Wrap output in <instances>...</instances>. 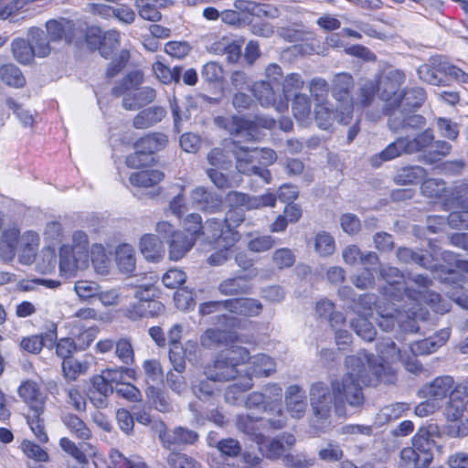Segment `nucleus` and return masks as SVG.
Returning a JSON list of instances; mask_svg holds the SVG:
<instances>
[{"instance_id": "nucleus-1", "label": "nucleus", "mask_w": 468, "mask_h": 468, "mask_svg": "<svg viewBox=\"0 0 468 468\" xmlns=\"http://www.w3.org/2000/svg\"><path fill=\"white\" fill-rule=\"evenodd\" d=\"M379 358L374 357L365 351L356 356L346 357V374L340 379L331 382V389L323 382L314 383L310 388L309 397L311 410L317 422L318 430L329 426L333 409L338 417L346 416V405L351 408H361L365 403V396L361 384L371 385L373 380L368 375L371 372L377 380L393 383L395 372L391 363L402 359L400 350L390 339H383L377 344Z\"/></svg>"}, {"instance_id": "nucleus-2", "label": "nucleus", "mask_w": 468, "mask_h": 468, "mask_svg": "<svg viewBox=\"0 0 468 468\" xmlns=\"http://www.w3.org/2000/svg\"><path fill=\"white\" fill-rule=\"evenodd\" d=\"M361 304L368 305V310L372 311L373 306L377 310V314L379 319L374 317V320L378 321V326L383 331H389L397 323L401 330L405 332H417L419 326L417 325L418 320L425 318V313L411 312L410 308H408L406 304L399 305L395 303H391L388 307L381 306L378 303L377 297L374 294H364L360 296Z\"/></svg>"}, {"instance_id": "nucleus-3", "label": "nucleus", "mask_w": 468, "mask_h": 468, "mask_svg": "<svg viewBox=\"0 0 468 468\" xmlns=\"http://www.w3.org/2000/svg\"><path fill=\"white\" fill-rule=\"evenodd\" d=\"M250 359L247 348L232 345L218 354L211 364L207 365L204 373L211 381H230L244 376V367Z\"/></svg>"}, {"instance_id": "nucleus-4", "label": "nucleus", "mask_w": 468, "mask_h": 468, "mask_svg": "<svg viewBox=\"0 0 468 468\" xmlns=\"http://www.w3.org/2000/svg\"><path fill=\"white\" fill-rule=\"evenodd\" d=\"M296 439L292 433L283 432L273 438L260 437L258 447L261 454L270 460L281 459L287 467L307 468L313 465L303 454L293 455L290 452L295 445Z\"/></svg>"}, {"instance_id": "nucleus-5", "label": "nucleus", "mask_w": 468, "mask_h": 468, "mask_svg": "<svg viewBox=\"0 0 468 468\" xmlns=\"http://www.w3.org/2000/svg\"><path fill=\"white\" fill-rule=\"evenodd\" d=\"M236 158V166L239 173L248 176H257L264 183H270L271 173L266 166L276 160V153L270 148L249 149L237 146L233 150Z\"/></svg>"}, {"instance_id": "nucleus-6", "label": "nucleus", "mask_w": 468, "mask_h": 468, "mask_svg": "<svg viewBox=\"0 0 468 468\" xmlns=\"http://www.w3.org/2000/svg\"><path fill=\"white\" fill-rule=\"evenodd\" d=\"M276 199V196L271 193H266L261 196H250L242 192L230 191L226 196V202L229 209L222 219L231 228L232 225L238 227L245 219L244 209L252 210L264 207H274Z\"/></svg>"}, {"instance_id": "nucleus-7", "label": "nucleus", "mask_w": 468, "mask_h": 468, "mask_svg": "<svg viewBox=\"0 0 468 468\" xmlns=\"http://www.w3.org/2000/svg\"><path fill=\"white\" fill-rule=\"evenodd\" d=\"M436 431V426L420 429L412 438V447L401 450V464L405 467L426 468L433 459L434 441L431 437Z\"/></svg>"}, {"instance_id": "nucleus-8", "label": "nucleus", "mask_w": 468, "mask_h": 468, "mask_svg": "<svg viewBox=\"0 0 468 468\" xmlns=\"http://www.w3.org/2000/svg\"><path fill=\"white\" fill-rule=\"evenodd\" d=\"M354 87L355 80L348 72L335 73L331 80V94L336 104L342 107L341 120L353 117L355 102L352 92Z\"/></svg>"}, {"instance_id": "nucleus-9", "label": "nucleus", "mask_w": 468, "mask_h": 468, "mask_svg": "<svg viewBox=\"0 0 468 468\" xmlns=\"http://www.w3.org/2000/svg\"><path fill=\"white\" fill-rule=\"evenodd\" d=\"M374 80L378 84V94L387 102L386 106L400 107L402 92L399 89L406 80L405 73L400 69H390L380 74Z\"/></svg>"}, {"instance_id": "nucleus-10", "label": "nucleus", "mask_w": 468, "mask_h": 468, "mask_svg": "<svg viewBox=\"0 0 468 468\" xmlns=\"http://www.w3.org/2000/svg\"><path fill=\"white\" fill-rule=\"evenodd\" d=\"M168 144V137L163 133H153L137 140L134 144L135 152L126 158L129 167L138 168L146 163L144 157L163 150Z\"/></svg>"}, {"instance_id": "nucleus-11", "label": "nucleus", "mask_w": 468, "mask_h": 468, "mask_svg": "<svg viewBox=\"0 0 468 468\" xmlns=\"http://www.w3.org/2000/svg\"><path fill=\"white\" fill-rule=\"evenodd\" d=\"M261 393L265 397V413L268 417L266 422L272 430H281L287 424V416L282 408V388L279 384H268L262 388Z\"/></svg>"}, {"instance_id": "nucleus-12", "label": "nucleus", "mask_w": 468, "mask_h": 468, "mask_svg": "<svg viewBox=\"0 0 468 468\" xmlns=\"http://www.w3.org/2000/svg\"><path fill=\"white\" fill-rule=\"evenodd\" d=\"M201 237L217 242L218 246L233 247L239 240V233L222 218H211L203 223Z\"/></svg>"}, {"instance_id": "nucleus-13", "label": "nucleus", "mask_w": 468, "mask_h": 468, "mask_svg": "<svg viewBox=\"0 0 468 468\" xmlns=\"http://www.w3.org/2000/svg\"><path fill=\"white\" fill-rule=\"evenodd\" d=\"M407 301L406 306L411 309V312L425 313V320L428 315V312L422 308V303L427 304L432 311L439 314H444L449 311V304L442 301L440 294L434 292H422L413 291L411 288H407Z\"/></svg>"}, {"instance_id": "nucleus-14", "label": "nucleus", "mask_w": 468, "mask_h": 468, "mask_svg": "<svg viewBox=\"0 0 468 468\" xmlns=\"http://www.w3.org/2000/svg\"><path fill=\"white\" fill-rule=\"evenodd\" d=\"M250 90L261 106L267 108L272 107L280 112H283L288 110V103L285 95L282 94L281 90H275L270 81H255L252 84Z\"/></svg>"}, {"instance_id": "nucleus-15", "label": "nucleus", "mask_w": 468, "mask_h": 468, "mask_svg": "<svg viewBox=\"0 0 468 468\" xmlns=\"http://www.w3.org/2000/svg\"><path fill=\"white\" fill-rule=\"evenodd\" d=\"M17 396L28 408V411L46 410L48 395L42 390L39 382L34 379H24L16 389Z\"/></svg>"}, {"instance_id": "nucleus-16", "label": "nucleus", "mask_w": 468, "mask_h": 468, "mask_svg": "<svg viewBox=\"0 0 468 468\" xmlns=\"http://www.w3.org/2000/svg\"><path fill=\"white\" fill-rule=\"evenodd\" d=\"M380 275L387 282L382 288V294L387 299H391L399 302L400 300L406 301L407 288H411L410 285L405 286L406 282L404 275L401 271L395 267H385L380 271Z\"/></svg>"}, {"instance_id": "nucleus-17", "label": "nucleus", "mask_w": 468, "mask_h": 468, "mask_svg": "<svg viewBox=\"0 0 468 468\" xmlns=\"http://www.w3.org/2000/svg\"><path fill=\"white\" fill-rule=\"evenodd\" d=\"M59 446L75 460L76 464L72 468H91L92 464L96 465L95 460L92 463L89 460V456L99 457L97 449L92 444L85 442L80 447L70 439L62 437L59 440Z\"/></svg>"}, {"instance_id": "nucleus-18", "label": "nucleus", "mask_w": 468, "mask_h": 468, "mask_svg": "<svg viewBox=\"0 0 468 468\" xmlns=\"http://www.w3.org/2000/svg\"><path fill=\"white\" fill-rule=\"evenodd\" d=\"M86 41L90 47H96L99 44L101 55L108 58L120 47L121 34L112 29L101 36L99 28H90L86 35Z\"/></svg>"}, {"instance_id": "nucleus-19", "label": "nucleus", "mask_w": 468, "mask_h": 468, "mask_svg": "<svg viewBox=\"0 0 468 468\" xmlns=\"http://www.w3.org/2000/svg\"><path fill=\"white\" fill-rule=\"evenodd\" d=\"M151 288L139 289L135 292V297L139 302L128 309L129 316L132 319L140 317H154L161 314L165 310V305L157 301L149 299Z\"/></svg>"}, {"instance_id": "nucleus-20", "label": "nucleus", "mask_w": 468, "mask_h": 468, "mask_svg": "<svg viewBox=\"0 0 468 468\" xmlns=\"http://www.w3.org/2000/svg\"><path fill=\"white\" fill-rule=\"evenodd\" d=\"M158 433L159 439L163 446L165 448L186 444H194L198 439L197 432L193 430H189L184 427H176L173 430H169L164 423L160 424Z\"/></svg>"}, {"instance_id": "nucleus-21", "label": "nucleus", "mask_w": 468, "mask_h": 468, "mask_svg": "<svg viewBox=\"0 0 468 468\" xmlns=\"http://www.w3.org/2000/svg\"><path fill=\"white\" fill-rule=\"evenodd\" d=\"M89 259L76 253L69 245H62L59 249V273L65 278L74 277L79 270H85Z\"/></svg>"}, {"instance_id": "nucleus-22", "label": "nucleus", "mask_w": 468, "mask_h": 468, "mask_svg": "<svg viewBox=\"0 0 468 468\" xmlns=\"http://www.w3.org/2000/svg\"><path fill=\"white\" fill-rule=\"evenodd\" d=\"M445 58L441 56L431 57L427 63L420 65L417 73L419 78L431 85L441 86L444 85V80L441 75H444Z\"/></svg>"}, {"instance_id": "nucleus-23", "label": "nucleus", "mask_w": 468, "mask_h": 468, "mask_svg": "<svg viewBox=\"0 0 468 468\" xmlns=\"http://www.w3.org/2000/svg\"><path fill=\"white\" fill-rule=\"evenodd\" d=\"M285 408L294 419H302L307 410L305 391L298 385H291L285 391Z\"/></svg>"}, {"instance_id": "nucleus-24", "label": "nucleus", "mask_w": 468, "mask_h": 468, "mask_svg": "<svg viewBox=\"0 0 468 468\" xmlns=\"http://www.w3.org/2000/svg\"><path fill=\"white\" fill-rule=\"evenodd\" d=\"M342 112V107L336 104L335 109L333 110L330 108V103L328 101H324L322 103H315L314 106V118L317 125L323 130L330 129L334 122L336 121L339 123L347 124L350 122L352 118H346V120H341L340 113Z\"/></svg>"}, {"instance_id": "nucleus-25", "label": "nucleus", "mask_w": 468, "mask_h": 468, "mask_svg": "<svg viewBox=\"0 0 468 468\" xmlns=\"http://www.w3.org/2000/svg\"><path fill=\"white\" fill-rule=\"evenodd\" d=\"M224 309L247 317L258 316L263 309L261 303L254 298H236L224 301Z\"/></svg>"}, {"instance_id": "nucleus-26", "label": "nucleus", "mask_w": 468, "mask_h": 468, "mask_svg": "<svg viewBox=\"0 0 468 468\" xmlns=\"http://www.w3.org/2000/svg\"><path fill=\"white\" fill-rule=\"evenodd\" d=\"M156 91L151 87L138 88L126 92L122 99V106L129 111L138 110L154 101Z\"/></svg>"}, {"instance_id": "nucleus-27", "label": "nucleus", "mask_w": 468, "mask_h": 468, "mask_svg": "<svg viewBox=\"0 0 468 468\" xmlns=\"http://www.w3.org/2000/svg\"><path fill=\"white\" fill-rule=\"evenodd\" d=\"M454 380L450 376L436 378L432 382L420 389L422 397L433 399L435 401L445 399L454 388Z\"/></svg>"}, {"instance_id": "nucleus-28", "label": "nucleus", "mask_w": 468, "mask_h": 468, "mask_svg": "<svg viewBox=\"0 0 468 468\" xmlns=\"http://www.w3.org/2000/svg\"><path fill=\"white\" fill-rule=\"evenodd\" d=\"M358 306L361 307L357 310L358 315L351 322V326L358 336L366 341H372L376 336V330L372 325V322L368 321L367 316L373 317L372 311L368 310V305L361 304L359 301Z\"/></svg>"}, {"instance_id": "nucleus-29", "label": "nucleus", "mask_w": 468, "mask_h": 468, "mask_svg": "<svg viewBox=\"0 0 468 468\" xmlns=\"http://www.w3.org/2000/svg\"><path fill=\"white\" fill-rule=\"evenodd\" d=\"M247 366L244 367V374L249 373L251 379L253 377L266 378L276 370L274 360L264 354L250 356Z\"/></svg>"}, {"instance_id": "nucleus-30", "label": "nucleus", "mask_w": 468, "mask_h": 468, "mask_svg": "<svg viewBox=\"0 0 468 468\" xmlns=\"http://www.w3.org/2000/svg\"><path fill=\"white\" fill-rule=\"evenodd\" d=\"M217 122H224V127L231 135L240 136L244 141H252L254 138L255 123L252 121L233 116L230 119H216Z\"/></svg>"}, {"instance_id": "nucleus-31", "label": "nucleus", "mask_w": 468, "mask_h": 468, "mask_svg": "<svg viewBox=\"0 0 468 468\" xmlns=\"http://www.w3.org/2000/svg\"><path fill=\"white\" fill-rule=\"evenodd\" d=\"M450 337V329H442L436 335L416 341L411 344L410 348L415 356H424L435 352L440 346H443Z\"/></svg>"}, {"instance_id": "nucleus-32", "label": "nucleus", "mask_w": 468, "mask_h": 468, "mask_svg": "<svg viewBox=\"0 0 468 468\" xmlns=\"http://www.w3.org/2000/svg\"><path fill=\"white\" fill-rule=\"evenodd\" d=\"M403 154H410L408 152L407 137H399L393 143H390L379 154L371 157V165L378 167L383 162L391 161L395 158L401 156Z\"/></svg>"}, {"instance_id": "nucleus-33", "label": "nucleus", "mask_w": 468, "mask_h": 468, "mask_svg": "<svg viewBox=\"0 0 468 468\" xmlns=\"http://www.w3.org/2000/svg\"><path fill=\"white\" fill-rule=\"evenodd\" d=\"M397 257L403 263L416 262L431 271L436 270L438 266L433 256L427 251L415 252L409 248H399L397 250Z\"/></svg>"}, {"instance_id": "nucleus-34", "label": "nucleus", "mask_w": 468, "mask_h": 468, "mask_svg": "<svg viewBox=\"0 0 468 468\" xmlns=\"http://www.w3.org/2000/svg\"><path fill=\"white\" fill-rule=\"evenodd\" d=\"M235 341L244 342L237 338L234 339L230 333L225 330L214 328L207 329L200 337V343L206 348L228 346Z\"/></svg>"}, {"instance_id": "nucleus-35", "label": "nucleus", "mask_w": 468, "mask_h": 468, "mask_svg": "<svg viewBox=\"0 0 468 468\" xmlns=\"http://www.w3.org/2000/svg\"><path fill=\"white\" fill-rule=\"evenodd\" d=\"M262 418L252 417L250 414H240L237 416L236 427L239 431L249 435L258 444L260 437L263 434L261 431Z\"/></svg>"}, {"instance_id": "nucleus-36", "label": "nucleus", "mask_w": 468, "mask_h": 468, "mask_svg": "<svg viewBox=\"0 0 468 468\" xmlns=\"http://www.w3.org/2000/svg\"><path fill=\"white\" fill-rule=\"evenodd\" d=\"M166 112L163 107L154 106L141 111L133 118V126L136 129H146L161 122Z\"/></svg>"}, {"instance_id": "nucleus-37", "label": "nucleus", "mask_w": 468, "mask_h": 468, "mask_svg": "<svg viewBox=\"0 0 468 468\" xmlns=\"http://www.w3.org/2000/svg\"><path fill=\"white\" fill-rule=\"evenodd\" d=\"M141 253L148 261H158L164 254V247L160 239L153 234H144L139 242Z\"/></svg>"}, {"instance_id": "nucleus-38", "label": "nucleus", "mask_w": 468, "mask_h": 468, "mask_svg": "<svg viewBox=\"0 0 468 468\" xmlns=\"http://www.w3.org/2000/svg\"><path fill=\"white\" fill-rule=\"evenodd\" d=\"M165 174L156 169L143 170L133 172L131 174L129 180L130 183L137 187H153L163 181Z\"/></svg>"}, {"instance_id": "nucleus-39", "label": "nucleus", "mask_w": 468, "mask_h": 468, "mask_svg": "<svg viewBox=\"0 0 468 468\" xmlns=\"http://www.w3.org/2000/svg\"><path fill=\"white\" fill-rule=\"evenodd\" d=\"M427 176L426 170L419 165L402 167L394 176V182L399 186L414 185L421 182Z\"/></svg>"}, {"instance_id": "nucleus-40", "label": "nucleus", "mask_w": 468, "mask_h": 468, "mask_svg": "<svg viewBox=\"0 0 468 468\" xmlns=\"http://www.w3.org/2000/svg\"><path fill=\"white\" fill-rule=\"evenodd\" d=\"M234 380L235 382L229 385L225 390V399L230 404H236L242 394L253 387V381L249 373Z\"/></svg>"}, {"instance_id": "nucleus-41", "label": "nucleus", "mask_w": 468, "mask_h": 468, "mask_svg": "<svg viewBox=\"0 0 468 468\" xmlns=\"http://www.w3.org/2000/svg\"><path fill=\"white\" fill-rule=\"evenodd\" d=\"M194 245V239L183 232L175 233L169 242V257L173 261L182 259Z\"/></svg>"}, {"instance_id": "nucleus-42", "label": "nucleus", "mask_w": 468, "mask_h": 468, "mask_svg": "<svg viewBox=\"0 0 468 468\" xmlns=\"http://www.w3.org/2000/svg\"><path fill=\"white\" fill-rule=\"evenodd\" d=\"M49 39L46 33L38 28L32 27L28 31V43L32 47L35 56L45 58L50 53Z\"/></svg>"}, {"instance_id": "nucleus-43", "label": "nucleus", "mask_w": 468, "mask_h": 468, "mask_svg": "<svg viewBox=\"0 0 468 468\" xmlns=\"http://www.w3.org/2000/svg\"><path fill=\"white\" fill-rule=\"evenodd\" d=\"M115 261L122 272L130 273L133 271L136 262L133 248L126 243L119 245L116 250Z\"/></svg>"}, {"instance_id": "nucleus-44", "label": "nucleus", "mask_w": 468, "mask_h": 468, "mask_svg": "<svg viewBox=\"0 0 468 468\" xmlns=\"http://www.w3.org/2000/svg\"><path fill=\"white\" fill-rule=\"evenodd\" d=\"M63 424L77 439L88 441L92 432L86 423L75 414L69 413L62 418Z\"/></svg>"}, {"instance_id": "nucleus-45", "label": "nucleus", "mask_w": 468, "mask_h": 468, "mask_svg": "<svg viewBox=\"0 0 468 468\" xmlns=\"http://www.w3.org/2000/svg\"><path fill=\"white\" fill-rule=\"evenodd\" d=\"M378 84L374 80H365L359 85L356 98L354 100L355 107L366 108L372 104L378 93Z\"/></svg>"}, {"instance_id": "nucleus-46", "label": "nucleus", "mask_w": 468, "mask_h": 468, "mask_svg": "<svg viewBox=\"0 0 468 468\" xmlns=\"http://www.w3.org/2000/svg\"><path fill=\"white\" fill-rule=\"evenodd\" d=\"M293 116L304 123L310 120L312 114V102L310 97L305 93L297 92L292 102Z\"/></svg>"}, {"instance_id": "nucleus-47", "label": "nucleus", "mask_w": 468, "mask_h": 468, "mask_svg": "<svg viewBox=\"0 0 468 468\" xmlns=\"http://www.w3.org/2000/svg\"><path fill=\"white\" fill-rule=\"evenodd\" d=\"M218 290L223 295L232 296L249 293L250 286L245 282L243 276H238L221 281L218 286Z\"/></svg>"}, {"instance_id": "nucleus-48", "label": "nucleus", "mask_w": 468, "mask_h": 468, "mask_svg": "<svg viewBox=\"0 0 468 468\" xmlns=\"http://www.w3.org/2000/svg\"><path fill=\"white\" fill-rule=\"evenodd\" d=\"M410 410V406L405 402H396L383 407L376 416V422L382 425L390 420L402 417Z\"/></svg>"}, {"instance_id": "nucleus-49", "label": "nucleus", "mask_w": 468, "mask_h": 468, "mask_svg": "<svg viewBox=\"0 0 468 468\" xmlns=\"http://www.w3.org/2000/svg\"><path fill=\"white\" fill-rule=\"evenodd\" d=\"M45 410L41 411H28L26 415L27 423L30 427L36 438L41 443H46L48 441V436L45 427L43 414Z\"/></svg>"}, {"instance_id": "nucleus-50", "label": "nucleus", "mask_w": 468, "mask_h": 468, "mask_svg": "<svg viewBox=\"0 0 468 468\" xmlns=\"http://www.w3.org/2000/svg\"><path fill=\"white\" fill-rule=\"evenodd\" d=\"M101 372L105 376L106 380H108V382L112 384V387H113V388L120 387V385L125 382L126 378H136L135 370L127 367H116L112 368H106Z\"/></svg>"}, {"instance_id": "nucleus-51", "label": "nucleus", "mask_w": 468, "mask_h": 468, "mask_svg": "<svg viewBox=\"0 0 468 468\" xmlns=\"http://www.w3.org/2000/svg\"><path fill=\"white\" fill-rule=\"evenodd\" d=\"M314 246L316 253L321 257H328L335 250L334 237L326 231H319L314 239Z\"/></svg>"}, {"instance_id": "nucleus-52", "label": "nucleus", "mask_w": 468, "mask_h": 468, "mask_svg": "<svg viewBox=\"0 0 468 468\" xmlns=\"http://www.w3.org/2000/svg\"><path fill=\"white\" fill-rule=\"evenodd\" d=\"M146 397L155 410L161 412H168L172 410V404L168 396L160 388L150 386L146 389Z\"/></svg>"}, {"instance_id": "nucleus-53", "label": "nucleus", "mask_w": 468, "mask_h": 468, "mask_svg": "<svg viewBox=\"0 0 468 468\" xmlns=\"http://www.w3.org/2000/svg\"><path fill=\"white\" fill-rule=\"evenodd\" d=\"M193 203L203 210H207L213 207H218L219 200L214 198V196L203 186H197L190 194Z\"/></svg>"}, {"instance_id": "nucleus-54", "label": "nucleus", "mask_w": 468, "mask_h": 468, "mask_svg": "<svg viewBox=\"0 0 468 468\" xmlns=\"http://www.w3.org/2000/svg\"><path fill=\"white\" fill-rule=\"evenodd\" d=\"M156 78L164 84H169L172 81L178 82L181 75V69L175 67L168 68L161 61H155L152 66Z\"/></svg>"}, {"instance_id": "nucleus-55", "label": "nucleus", "mask_w": 468, "mask_h": 468, "mask_svg": "<svg viewBox=\"0 0 468 468\" xmlns=\"http://www.w3.org/2000/svg\"><path fill=\"white\" fill-rule=\"evenodd\" d=\"M46 28L49 41L56 42L65 38L67 41L70 37L67 35V30L71 28L69 21L49 20L46 23Z\"/></svg>"}, {"instance_id": "nucleus-56", "label": "nucleus", "mask_w": 468, "mask_h": 468, "mask_svg": "<svg viewBox=\"0 0 468 468\" xmlns=\"http://www.w3.org/2000/svg\"><path fill=\"white\" fill-rule=\"evenodd\" d=\"M0 78L5 84L15 88L22 87L26 82L20 69L13 64L1 67Z\"/></svg>"}, {"instance_id": "nucleus-57", "label": "nucleus", "mask_w": 468, "mask_h": 468, "mask_svg": "<svg viewBox=\"0 0 468 468\" xmlns=\"http://www.w3.org/2000/svg\"><path fill=\"white\" fill-rule=\"evenodd\" d=\"M400 107L385 106L384 112L388 115V125L392 132L406 131L407 114L399 110Z\"/></svg>"}, {"instance_id": "nucleus-58", "label": "nucleus", "mask_w": 468, "mask_h": 468, "mask_svg": "<svg viewBox=\"0 0 468 468\" xmlns=\"http://www.w3.org/2000/svg\"><path fill=\"white\" fill-rule=\"evenodd\" d=\"M308 89L315 103H322L326 101L330 87L328 82L321 78H313L308 84Z\"/></svg>"}, {"instance_id": "nucleus-59", "label": "nucleus", "mask_w": 468, "mask_h": 468, "mask_svg": "<svg viewBox=\"0 0 468 468\" xmlns=\"http://www.w3.org/2000/svg\"><path fill=\"white\" fill-rule=\"evenodd\" d=\"M12 50L15 58L23 64H28L33 59L35 53L28 41L23 38H16L12 43Z\"/></svg>"}, {"instance_id": "nucleus-60", "label": "nucleus", "mask_w": 468, "mask_h": 468, "mask_svg": "<svg viewBox=\"0 0 468 468\" xmlns=\"http://www.w3.org/2000/svg\"><path fill=\"white\" fill-rule=\"evenodd\" d=\"M304 86V80L301 74L292 72L287 74L282 82V90L281 93L285 95L287 99V103L289 104V97L292 93H296L301 90Z\"/></svg>"}, {"instance_id": "nucleus-61", "label": "nucleus", "mask_w": 468, "mask_h": 468, "mask_svg": "<svg viewBox=\"0 0 468 468\" xmlns=\"http://www.w3.org/2000/svg\"><path fill=\"white\" fill-rule=\"evenodd\" d=\"M166 463L171 468H202L196 459L177 452H170L166 457Z\"/></svg>"}, {"instance_id": "nucleus-62", "label": "nucleus", "mask_w": 468, "mask_h": 468, "mask_svg": "<svg viewBox=\"0 0 468 468\" xmlns=\"http://www.w3.org/2000/svg\"><path fill=\"white\" fill-rule=\"evenodd\" d=\"M426 100L425 90L421 87L407 89L402 92L401 106L408 108L420 107Z\"/></svg>"}, {"instance_id": "nucleus-63", "label": "nucleus", "mask_w": 468, "mask_h": 468, "mask_svg": "<svg viewBox=\"0 0 468 468\" xmlns=\"http://www.w3.org/2000/svg\"><path fill=\"white\" fill-rule=\"evenodd\" d=\"M20 246L28 251L27 256L23 255L21 261L29 263L39 246V236L34 231H27L20 237Z\"/></svg>"}, {"instance_id": "nucleus-64", "label": "nucleus", "mask_w": 468, "mask_h": 468, "mask_svg": "<svg viewBox=\"0 0 468 468\" xmlns=\"http://www.w3.org/2000/svg\"><path fill=\"white\" fill-rule=\"evenodd\" d=\"M272 262L279 270L292 267L296 261V256L292 250L289 248H281L272 253Z\"/></svg>"}]
</instances>
